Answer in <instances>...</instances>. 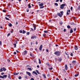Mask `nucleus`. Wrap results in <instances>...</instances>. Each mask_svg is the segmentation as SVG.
<instances>
[{
	"label": "nucleus",
	"mask_w": 80,
	"mask_h": 80,
	"mask_svg": "<svg viewBox=\"0 0 80 80\" xmlns=\"http://www.w3.org/2000/svg\"><path fill=\"white\" fill-rule=\"evenodd\" d=\"M47 76H48V77H50V74H48L47 75Z\"/></svg>",
	"instance_id": "obj_36"
},
{
	"label": "nucleus",
	"mask_w": 80,
	"mask_h": 80,
	"mask_svg": "<svg viewBox=\"0 0 80 80\" xmlns=\"http://www.w3.org/2000/svg\"><path fill=\"white\" fill-rule=\"evenodd\" d=\"M31 80H34V79H33V78H32L31 79Z\"/></svg>",
	"instance_id": "obj_51"
},
{
	"label": "nucleus",
	"mask_w": 80,
	"mask_h": 80,
	"mask_svg": "<svg viewBox=\"0 0 80 80\" xmlns=\"http://www.w3.org/2000/svg\"><path fill=\"white\" fill-rule=\"evenodd\" d=\"M5 18H6V20H9V19L7 18V17H6Z\"/></svg>",
	"instance_id": "obj_27"
},
{
	"label": "nucleus",
	"mask_w": 80,
	"mask_h": 80,
	"mask_svg": "<svg viewBox=\"0 0 80 80\" xmlns=\"http://www.w3.org/2000/svg\"><path fill=\"white\" fill-rule=\"evenodd\" d=\"M59 2V0H56V2Z\"/></svg>",
	"instance_id": "obj_46"
},
{
	"label": "nucleus",
	"mask_w": 80,
	"mask_h": 80,
	"mask_svg": "<svg viewBox=\"0 0 80 80\" xmlns=\"http://www.w3.org/2000/svg\"><path fill=\"white\" fill-rule=\"evenodd\" d=\"M67 27L68 28H71L70 26H69V25H68L67 26Z\"/></svg>",
	"instance_id": "obj_22"
},
{
	"label": "nucleus",
	"mask_w": 80,
	"mask_h": 80,
	"mask_svg": "<svg viewBox=\"0 0 80 80\" xmlns=\"http://www.w3.org/2000/svg\"><path fill=\"white\" fill-rule=\"evenodd\" d=\"M70 55L72 57L73 56V53H72V52L71 53V54H70Z\"/></svg>",
	"instance_id": "obj_42"
},
{
	"label": "nucleus",
	"mask_w": 80,
	"mask_h": 80,
	"mask_svg": "<svg viewBox=\"0 0 80 80\" xmlns=\"http://www.w3.org/2000/svg\"><path fill=\"white\" fill-rule=\"evenodd\" d=\"M14 54H15V55H16V54H17V52H14Z\"/></svg>",
	"instance_id": "obj_57"
},
{
	"label": "nucleus",
	"mask_w": 80,
	"mask_h": 80,
	"mask_svg": "<svg viewBox=\"0 0 80 80\" xmlns=\"http://www.w3.org/2000/svg\"><path fill=\"white\" fill-rule=\"evenodd\" d=\"M44 33H48V31H44Z\"/></svg>",
	"instance_id": "obj_34"
},
{
	"label": "nucleus",
	"mask_w": 80,
	"mask_h": 80,
	"mask_svg": "<svg viewBox=\"0 0 80 80\" xmlns=\"http://www.w3.org/2000/svg\"><path fill=\"white\" fill-rule=\"evenodd\" d=\"M43 5V4L42 3L39 4V6H40V7H42Z\"/></svg>",
	"instance_id": "obj_11"
},
{
	"label": "nucleus",
	"mask_w": 80,
	"mask_h": 80,
	"mask_svg": "<svg viewBox=\"0 0 80 80\" xmlns=\"http://www.w3.org/2000/svg\"><path fill=\"white\" fill-rule=\"evenodd\" d=\"M76 30H77V29L76 28H74V32H75V31H76Z\"/></svg>",
	"instance_id": "obj_39"
},
{
	"label": "nucleus",
	"mask_w": 80,
	"mask_h": 80,
	"mask_svg": "<svg viewBox=\"0 0 80 80\" xmlns=\"http://www.w3.org/2000/svg\"><path fill=\"white\" fill-rule=\"evenodd\" d=\"M0 71L1 72H3V68H1L0 69Z\"/></svg>",
	"instance_id": "obj_28"
},
{
	"label": "nucleus",
	"mask_w": 80,
	"mask_h": 80,
	"mask_svg": "<svg viewBox=\"0 0 80 80\" xmlns=\"http://www.w3.org/2000/svg\"><path fill=\"white\" fill-rule=\"evenodd\" d=\"M14 48H15V47H16V44H14Z\"/></svg>",
	"instance_id": "obj_37"
},
{
	"label": "nucleus",
	"mask_w": 80,
	"mask_h": 80,
	"mask_svg": "<svg viewBox=\"0 0 80 80\" xmlns=\"http://www.w3.org/2000/svg\"><path fill=\"white\" fill-rule=\"evenodd\" d=\"M32 73H34V74H35V75H38L37 73L35 71H33Z\"/></svg>",
	"instance_id": "obj_12"
},
{
	"label": "nucleus",
	"mask_w": 80,
	"mask_h": 80,
	"mask_svg": "<svg viewBox=\"0 0 80 80\" xmlns=\"http://www.w3.org/2000/svg\"><path fill=\"white\" fill-rule=\"evenodd\" d=\"M2 42L0 41V45H2Z\"/></svg>",
	"instance_id": "obj_53"
},
{
	"label": "nucleus",
	"mask_w": 80,
	"mask_h": 80,
	"mask_svg": "<svg viewBox=\"0 0 80 80\" xmlns=\"http://www.w3.org/2000/svg\"><path fill=\"white\" fill-rule=\"evenodd\" d=\"M7 75H3V77L2 76H0V78H7Z\"/></svg>",
	"instance_id": "obj_4"
},
{
	"label": "nucleus",
	"mask_w": 80,
	"mask_h": 80,
	"mask_svg": "<svg viewBox=\"0 0 80 80\" xmlns=\"http://www.w3.org/2000/svg\"><path fill=\"white\" fill-rule=\"evenodd\" d=\"M49 70H52L53 69V68L52 67L51 68H49Z\"/></svg>",
	"instance_id": "obj_41"
},
{
	"label": "nucleus",
	"mask_w": 80,
	"mask_h": 80,
	"mask_svg": "<svg viewBox=\"0 0 80 80\" xmlns=\"http://www.w3.org/2000/svg\"><path fill=\"white\" fill-rule=\"evenodd\" d=\"M28 8H31L32 7H31V5H30V4H29L28 5Z\"/></svg>",
	"instance_id": "obj_21"
},
{
	"label": "nucleus",
	"mask_w": 80,
	"mask_h": 80,
	"mask_svg": "<svg viewBox=\"0 0 80 80\" xmlns=\"http://www.w3.org/2000/svg\"><path fill=\"white\" fill-rule=\"evenodd\" d=\"M46 51L47 52H48V49H46Z\"/></svg>",
	"instance_id": "obj_55"
},
{
	"label": "nucleus",
	"mask_w": 80,
	"mask_h": 80,
	"mask_svg": "<svg viewBox=\"0 0 80 80\" xmlns=\"http://www.w3.org/2000/svg\"><path fill=\"white\" fill-rule=\"evenodd\" d=\"M26 67H30V66L29 65H27V66H26Z\"/></svg>",
	"instance_id": "obj_61"
},
{
	"label": "nucleus",
	"mask_w": 80,
	"mask_h": 80,
	"mask_svg": "<svg viewBox=\"0 0 80 80\" xmlns=\"http://www.w3.org/2000/svg\"><path fill=\"white\" fill-rule=\"evenodd\" d=\"M20 33H22V30H20L19 31Z\"/></svg>",
	"instance_id": "obj_47"
},
{
	"label": "nucleus",
	"mask_w": 80,
	"mask_h": 80,
	"mask_svg": "<svg viewBox=\"0 0 80 80\" xmlns=\"http://www.w3.org/2000/svg\"><path fill=\"white\" fill-rule=\"evenodd\" d=\"M65 70H67L68 69V67L67 64H66L65 65Z\"/></svg>",
	"instance_id": "obj_9"
},
{
	"label": "nucleus",
	"mask_w": 80,
	"mask_h": 80,
	"mask_svg": "<svg viewBox=\"0 0 80 80\" xmlns=\"http://www.w3.org/2000/svg\"><path fill=\"white\" fill-rule=\"evenodd\" d=\"M73 9V7H71V10H72V9Z\"/></svg>",
	"instance_id": "obj_48"
},
{
	"label": "nucleus",
	"mask_w": 80,
	"mask_h": 80,
	"mask_svg": "<svg viewBox=\"0 0 80 80\" xmlns=\"http://www.w3.org/2000/svg\"><path fill=\"white\" fill-rule=\"evenodd\" d=\"M60 13L61 14H60V13H58L57 14L58 16H59L60 17H62V15H63V12L61 11L60 12Z\"/></svg>",
	"instance_id": "obj_2"
},
{
	"label": "nucleus",
	"mask_w": 80,
	"mask_h": 80,
	"mask_svg": "<svg viewBox=\"0 0 80 80\" xmlns=\"http://www.w3.org/2000/svg\"><path fill=\"white\" fill-rule=\"evenodd\" d=\"M43 37H45V34H44L43 35Z\"/></svg>",
	"instance_id": "obj_56"
},
{
	"label": "nucleus",
	"mask_w": 80,
	"mask_h": 80,
	"mask_svg": "<svg viewBox=\"0 0 80 80\" xmlns=\"http://www.w3.org/2000/svg\"><path fill=\"white\" fill-rule=\"evenodd\" d=\"M39 64H41V61H40V59H39Z\"/></svg>",
	"instance_id": "obj_26"
},
{
	"label": "nucleus",
	"mask_w": 80,
	"mask_h": 80,
	"mask_svg": "<svg viewBox=\"0 0 80 80\" xmlns=\"http://www.w3.org/2000/svg\"><path fill=\"white\" fill-rule=\"evenodd\" d=\"M2 12H6V10H2Z\"/></svg>",
	"instance_id": "obj_43"
},
{
	"label": "nucleus",
	"mask_w": 80,
	"mask_h": 80,
	"mask_svg": "<svg viewBox=\"0 0 80 80\" xmlns=\"http://www.w3.org/2000/svg\"><path fill=\"white\" fill-rule=\"evenodd\" d=\"M33 28H34V30H35V28H36V27H35V26L33 25Z\"/></svg>",
	"instance_id": "obj_29"
},
{
	"label": "nucleus",
	"mask_w": 80,
	"mask_h": 80,
	"mask_svg": "<svg viewBox=\"0 0 80 80\" xmlns=\"http://www.w3.org/2000/svg\"><path fill=\"white\" fill-rule=\"evenodd\" d=\"M27 69H28V70H30L31 71H32V69L31 68H28Z\"/></svg>",
	"instance_id": "obj_17"
},
{
	"label": "nucleus",
	"mask_w": 80,
	"mask_h": 80,
	"mask_svg": "<svg viewBox=\"0 0 80 80\" xmlns=\"http://www.w3.org/2000/svg\"><path fill=\"white\" fill-rule=\"evenodd\" d=\"M47 65H48L49 67H50V65H49L48 63L47 64Z\"/></svg>",
	"instance_id": "obj_60"
},
{
	"label": "nucleus",
	"mask_w": 80,
	"mask_h": 80,
	"mask_svg": "<svg viewBox=\"0 0 80 80\" xmlns=\"http://www.w3.org/2000/svg\"><path fill=\"white\" fill-rule=\"evenodd\" d=\"M42 45H41L39 47V50H42Z\"/></svg>",
	"instance_id": "obj_7"
},
{
	"label": "nucleus",
	"mask_w": 80,
	"mask_h": 80,
	"mask_svg": "<svg viewBox=\"0 0 80 80\" xmlns=\"http://www.w3.org/2000/svg\"><path fill=\"white\" fill-rule=\"evenodd\" d=\"M7 17H8L9 18H10V15H7Z\"/></svg>",
	"instance_id": "obj_54"
},
{
	"label": "nucleus",
	"mask_w": 80,
	"mask_h": 80,
	"mask_svg": "<svg viewBox=\"0 0 80 80\" xmlns=\"http://www.w3.org/2000/svg\"><path fill=\"white\" fill-rule=\"evenodd\" d=\"M25 78H27V75L25 76Z\"/></svg>",
	"instance_id": "obj_52"
},
{
	"label": "nucleus",
	"mask_w": 80,
	"mask_h": 80,
	"mask_svg": "<svg viewBox=\"0 0 80 80\" xmlns=\"http://www.w3.org/2000/svg\"><path fill=\"white\" fill-rule=\"evenodd\" d=\"M66 31V29H64V32H65V31Z\"/></svg>",
	"instance_id": "obj_50"
},
{
	"label": "nucleus",
	"mask_w": 80,
	"mask_h": 80,
	"mask_svg": "<svg viewBox=\"0 0 80 80\" xmlns=\"http://www.w3.org/2000/svg\"><path fill=\"white\" fill-rule=\"evenodd\" d=\"M36 72H37V73H38V74H40V73H39V72H38V70H36Z\"/></svg>",
	"instance_id": "obj_25"
},
{
	"label": "nucleus",
	"mask_w": 80,
	"mask_h": 80,
	"mask_svg": "<svg viewBox=\"0 0 80 80\" xmlns=\"http://www.w3.org/2000/svg\"><path fill=\"white\" fill-rule=\"evenodd\" d=\"M8 26L9 27H12V24L11 23H10L8 24Z\"/></svg>",
	"instance_id": "obj_16"
},
{
	"label": "nucleus",
	"mask_w": 80,
	"mask_h": 80,
	"mask_svg": "<svg viewBox=\"0 0 80 80\" xmlns=\"http://www.w3.org/2000/svg\"><path fill=\"white\" fill-rule=\"evenodd\" d=\"M37 68H39V65H37Z\"/></svg>",
	"instance_id": "obj_58"
},
{
	"label": "nucleus",
	"mask_w": 80,
	"mask_h": 80,
	"mask_svg": "<svg viewBox=\"0 0 80 80\" xmlns=\"http://www.w3.org/2000/svg\"><path fill=\"white\" fill-rule=\"evenodd\" d=\"M18 74H19L18 73H17L16 72H15L13 73L14 75H17Z\"/></svg>",
	"instance_id": "obj_13"
},
{
	"label": "nucleus",
	"mask_w": 80,
	"mask_h": 80,
	"mask_svg": "<svg viewBox=\"0 0 80 80\" xmlns=\"http://www.w3.org/2000/svg\"><path fill=\"white\" fill-rule=\"evenodd\" d=\"M23 33H26V32H25V31L24 30H23Z\"/></svg>",
	"instance_id": "obj_24"
},
{
	"label": "nucleus",
	"mask_w": 80,
	"mask_h": 80,
	"mask_svg": "<svg viewBox=\"0 0 80 80\" xmlns=\"http://www.w3.org/2000/svg\"><path fill=\"white\" fill-rule=\"evenodd\" d=\"M24 55H26L27 53V52L26 50H25L24 52Z\"/></svg>",
	"instance_id": "obj_8"
},
{
	"label": "nucleus",
	"mask_w": 80,
	"mask_h": 80,
	"mask_svg": "<svg viewBox=\"0 0 80 80\" xmlns=\"http://www.w3.org/2000/svg\"><path fill=\"white\" fill-rule=\"evenodd\" d=\"M36 44L37 45V44H38V42H36Z\"/></svg>",
	"instance_id": "obj_62"
},
{
	"label": "nucleus",
	"mask_w": 80,
	"mask_h": 80,
	"mask_svg": "<svg viewBox=\"0 0 80 80\" xmlns=\"http://www.w3.org/2000/svg\"><path fill=\"white\" fill-rule=\"evenodd\" d=\"M19 79H22V77H21V76H20L19 78H18Z\"/></svg>",
	"instance_id": "obj_40"
},
{
	"label": "nucleus",
	"mask_w": 80,
	"mask_h": 80,
	"mask_svg": "<svg viewBox=\"0 0 80 80\" xmlns=\"http://www.w3.org/2000/svg\"><path fill=\"white\" fill-rule=\"evenodd\" d=\"M10 33L8 34V36H10Z\"/></svg>",
	"instance_id": "obj_49"
},
{
	"label": "nucleus",
	"mask_w": 80,
	"mask_h": 80,
	"mask_svg": "<svg viewBox=\"0 0 80 80\" xmlns=\"http://www.w3.org/2000/svg\"><path fill=\"white\" fill-rule=\"evenodd\" d=\"M27 10H26V12H29V9H27Z\"/></svg>",
	"instance_id": "obj_38"
},
{
	"label": "nucleus",
	"mask_w": 80,
	"mask_h": 80,
	"mask_svg": "<svg viewBox=\"0 0 80 80\" xmlns=\"http://www.w3.org/2000/svg\"><path fill=\"white\" fill-rule=\"evenodd\" d=\"M31 39H33L34 38H37V36H32V37H31Z\"/></svg>",
	"instance_id": "obj_5"
},
{
	"label": "nucleus",
	"mask_w": 80,
	"mask_h": 80,
	"mask_svg": "<svg viewBox=\"0 0 80 80\" xmlns=\"http://www.w3.org/2000/svg\"><path fill=\"white\" fill-rule=\"evenodd\" d=\"M16 25H18V22H16Z\"/></svg>",
	"instance_id": "obj_59"
},
{
	"label": "nucleus",
	"mask_w": 80,
	"mask_h": 80,
	"mask_svg": "<svg viewBox=\"0 0 80 80\" xmlns=\"http://www.w3.org/2000/svg\"><path fill=\"white\" fill-rule=\"evenodd\" d=\"M65 53L66 55H68L67 57H68V58H69V56H68V54L66 52Z\"/></svg>",
	"instance_id": "obj_23"
},
{
	"label": "nucleus",
	"mask_w": 80,
	"mask_h": 80,
	"mask_svg": "<svg viewBox=\"0 0 80 80\" xmlns=\"http://www.w3.org/2000/svg\"><path fill=\"white\" fill-rule=\"evenodd\" d=\"M44 7V6H42V7H40V8H43Z\"/></svg>",
	"instance_id": "obj_44"
},
{
	"label": "nucleus",
	"mask_w": 80,
	"mask_h": 80,
	"mask_svg": "<svg viewBox=\"0 0 80 80\" xmlns=\"http://www.w3.org/2000/svg\"><path fill=\"white\" fill-rule=\"evenodd\" d=\"M72 63L73 64L74 63H76V61H73L72 62Z\"/></svg>",
	"instance_id": "obj_20"
},
{
	"label": "nucleus",
	"mask_w": 80,
	"mask_h": 80,
	"mask_svg": "<svg viewBox=\"0 0 80 80\" xmlns=\"http://www.w3.org/2000/svg\"><path fill=\"white\" fill-rule=\"evenodd\" d=\"M27 35H29V34H30V32H27L26 33Z\"/></svg>",
	"instance_id": "obj_35"
},
{
	"label": "nucleus",
	"mask_w": 80,
	"mask_h": 80,
	"mask_svg": "<svg viewBox=\"0 0 80 80\" xmlns=\"http://www.w3.org/2000/svg\"><path fill=\"white\" fill-rule=\"evenodd\" d=\"M42 75L44 77V78H46V76H45V74H43Z\"/></svg>",
	"instance_id": "obj_18"
},
{
	"label": "nucleus",
	"mask_w": 80,
	"mask_h": 80,
	"mask_svg": "<svg viewBox=\"0 0 80 80\" xmlns=\"http://www.w3.org/2000/svg\"><path fill=\"white\" fill-rule=\"evenodd\" d=\"M54 5H56V6H58V4L57 3H55Z\"/></svg>",
	"instance_id": "obj_31"
},
{
	"label": "nucleus",
	"mask_w": 80,
	"mask_h": 80,
	"mask_svg": "<svg viewBox=\"0 0 80 80\" xmlns=\"http://www.w3.org/2000/svg\"><path fill=\"white\" fill-rule=\"evenodd\" d=\"M8 78H9V79H11V77H10V74H8Z\"/></svg>",
	"instance_id": "obj_14"
},
{
	"label": "nucleus",
	"mask_w": 80,
	"mask_h": 80,
	"mask_svg": "<svg viewBox=\"0 0 80 80\" xmlns=\"http://www.w3.org/2000/svg\"><path fill=\"white\" fill-rule=\"evenodd\" d=\"M60 2H62V0H60Z\"/></svg>",
	"instance_id": "obj_64"
},
{
	"label": "nucleus",
	"mask_w": 80,
	"mask_h": 80,
	"mask_svg": "<svg viewBox=\"0 0 80 80\" xmlns=\"http://www.w3.org/2000/svg\"><path fill=\"white\" fill-rule=\"evenodd\" d=\"M56 80H59V79L58 78H57L56 79Z\"/></svg>",
	"instance_id": "obj_63"
},
{
	"label": "nucleus",
	"mask_w": 80,
	"mask_h": 80,
	"mask_svg": "<svg viewBox=\"0 0 80 80\" xmlns=\"http://www.w3.org/2000/svg\"><path fill=\"white\" fill-rule=\"evenodd\" d=\"M65 4H62L61 5L60 8H61V9H63V8H64V6H65Z\"/></svg>",
	"instance_id": "obj_3"
},
{
	"label": "nucleus",
	"mask_w": 80,
	"mask_h": 80,
	"mask_svg": "<svg viewBox=\"0 0 80 80\" xmlns=\"http://www.w3.org/2000/svg\"><path fill=\"white\" fill-rule=\"evenodd\" d=\"M73 30L72 29H71L70 30V33H73Z\"/></svg>",
	"instance_id": "obj_15"
},
{
	"label": "nucleus",
	"mask_w": 80,
	"mask_h": 80,
	"mask_svg": "<svg viewBox=\"0 0 80 80\" xmlns=\"http://www.w3.org/2000/svg\"><path fill=\"white\" fill-rule=\"evenodd\" d=\"M74 49L75 50H78V47L77 46H75L74 47Z\"/></svg>",
	"instance_id": "obj_10"
},
{
	"label": "nucleus",
	"mask_w": 80,
	"mask_h": 80,
	"mask_svg": "<svg viewBox=\"0 0 80 80\" xmlns=\"http://www.w3.org/2000/svg\"><path fill=\"white\" fill-rule=\"evenodd\" d=\"M54 54L56 55L57 56H60V54H61V52L59 51H56L54 52Z\"/></svg>",
	"instance_id": "obj_1"
},
{
	"label": "nucleus",
	"mask_w": 80,
	"mask_h": 80,
	"mask_svg": "<svg viewBox=\"0 0 80 80\" xmlns=\"http://www.w3.org/2000/svg\"><path fill=\"white\" fill-rule=\"evenodd\" d=\"M69 14H70V13H68V11H67V14L68 15H69Z\"/></svg>",
	"instance_id": "obj_32"
},
{
	"label": "nucleus",
	"mask_w": 80,
	"mask_h": 80,
	"mask_svg": "<svg viewBox=\"0 0 80 80\" xmlns=\"http://www.w3.org/2000/svg\"><path fill=\"white\" fill-rule=\"evenodd\" d=\"M26 73L28 74V75H29V76H30V75H31V73H30V72H27Z\"/></svg>",
	"instance_id": "obj_6"
},
{
	"label": "nucleus",
	"mask_w": 80,
	"mask_h": 80,
	"mask_svg": "<svg viewBox=\"0 0 80 80\" xmlns=\"http://www.w3.org/2000/svg\"><path fill=\"white\" fill-rule=\"evenodd\" d=\"M3 70L4 71H6L7 70V69H5L4 67L3 68Z\"/></svg>",
	"instance_id": "obj_19"
},
{
	"label": "nucleus",
	"mask_w": 80,
	"mask_h": 80,
	"mask_svg": "<svg viewBox=\"0 0 80 80\" xmlns=\"http://www.w3.org/2000/svg\"><path fill=\"white\" fill-rule=\"evenodd\" d=\"M58 61L59 62H61L62 61V59H58Z\"/></svg>",
	"instance_id": "obj_30"
},
{
	"label": "nucleus",
	"mask_w": 80,
	"mask_h": 80,
	"mask_svg": "<svg viewBox=\"0 0 80 80\" xmlns=\"http://www.w3.org/2000/svg\"><path fill=\"white\" fill-rule=\"evenodd\" d=\"M78 74H75V77H77L78 76Z\"/></svg>",
	"instance_id": "obj_33"
},
{
	"label": "nucleus",
	"mask_w": 80,
	"mask_h": 80,
	"mask_svg": "<svg viewBox=\"0 0 80 80\" xmlns=\"http://www.w3.org/2000/svg\"><path fill=\"white\" fill-rule=\"evenodd\" d=\"M2 75H4V72H2L1 73Z\"/></svg>",
	"instance_id": "obj_45"
}]
</instances>
